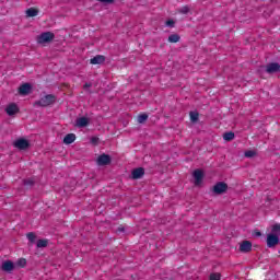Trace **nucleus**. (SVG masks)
<instances>
[{"instance_id":"obj_20","label":"nucleus","mask_w":280,"mask_h":280,"mask_svg":"<svg viewBox=\"0 0 280 280\" xmlns=\"http://www.w3.org/2000/svg\"><path fill=\"white\" fill-rule=\"evenodd\" d=\"M180 40V36L178 34H172L168 36V43H178Z\"/></svg>"},{"instance_id":"obj_15","label":"nucleus","mask_w":280,"mask_h":280,"mask_svg":"<svg viewBox=\"0 0 280 280\" xmlns=\"http://www.w3.org/2000/svg\"><path fill=\"white\" fill-rule=\"evenodd\" d=\"M77 126H78V128H86V126H89V118L81 117V118L77 119Z\"/></svg>"},{"instance_id":"obj_10","label":"nucleus","mask_w":280,"mask_h":280,"mask_svg":"<svg viewBox=\"0 0 280 280\" xmlns=\"http://www.w3.org/2000/svg\"><path fill=\"white\" fill-rule=\"evenodd\" d=\"M96 163H97V165H101V166H103V165H109V163H110V158H109L108 155H106V154H102V155H100V156L97 158Z\"/></svg>"},{"instance_id":"obj_31","label":"nucleus","mask_w":280,"mask_h":280,"mask_svg":"<svg viewBox=\"0 0 280 280\" xmlns=\"http://www.w3.org/2000/svg\"><path fill=\"white\" fill-rule=\"evenodd\" d=\"M90 141H100V138H97V137H92V138L90 139Z\"/></svg>"},{"instance_id":"obj_33","label":"nucleus","mask_w":280,"mask_h":280,"mask_svg":"<svg viewBox=\"0 0 280 280\" xmlns=\"http://www.w3.org/2000/svg\"><path fill=\"white\" fill-rule=\"evenodd\" d=\"M15 141H27V139H25V138H19V139H16Z\"/></svg>"},{"instance_id":"obj_16","label":"nucleus","mask_w":280,"mask_h":280,"mask_svg":"<svg viewBox=\"0 0 280 280\" xmlns=\"http://www.w3.org/2000/svg\"><path fill=\"white\" fill-rule=\"evenodd\" d=\"M244 155L246 159H255L257 156V149L247 150Z\"/></svg>"},{"instance_id":"obj_28","label":"nucleus","mask_w":280,"mask_h":280,"mask_svg":"<svg viewBox=\"0 0 280 280\" xmlns=\"http://www.w3.org/2000/svg\"><path fill=\"white\" fill-rule=\"evenodd\" d=\"M210 280H220V273L210 275Z\"/></svg>"},{"instance_id":"obj_27","label":"nucleus","mask_w":280,"mask_h":280,"mask_svg":"<svg viewBox=\"0 0 280 280\" xmlns=\"http://www.w3.org/2000/svg\"><path fill=\"white\" fill-rule=\"evenodd\" d=\"M174 24H175L174 20H167L165 22L166 27H174Z\"/></svg>"},{"instance_id":"obj_1","label":"nucleus","mask_w":280,"mask_h":280,"mask_svg":"<svg viewBox=\"0 0 280 280\" xmlns=\"http://www.w3.org/2000/svg\"><path fill=\"white\" fill-rule=\"evenodd\" d=\"M279 236H280V225L276 224L271 229V233L267 235V246L272 248L279 244Z\"/></svg>"},{"instance_id":"obj_11","label":"nucleus","mask_w":280,"mask_h":280,"mask_svg":"<svg viewBox=\"0 0 280 280\" xmlns=\"http://www.w3.org/2000/svg\"><path fill=\"white\" fill-rule=\"evenodd\" d=\"M1 269L3 270V272H12V270H14V262L7 260L2 262Z\"/></svg>"},{"instance_id":"obj_8","label":"nucleus","mask_w":280,"mask_h":280,"mask_svg":"<svg viewBox=\"0 0 280 280\" xmlns=\"http://www.w3.org/2000/svg\"><path fill=\"white\" fill-rule=\"evenodd\" d=\"M5 113L9 115V117H12V115H16V113H19V106H16L14 103H11L7 106Z\"/></svg>"},{"instance_id":"obj_2","label":"nucleus","mask_w":280,"mask_h":280,"mask_svg":"<svg viewBox=\"0 0 280 280\" xmlns=\"http://www.w3.org/2000/svg\"><path fill=\"white\" fill-rule=\"evenodd\" d=\"M37 106H42L43 108H46V106H51V104H56V95L54 94H47L43 97H40L35 103Z\"/></svg>"},{"instance_id":"obj_30","label":"nucleus","mask_w":280,"mask_h":280,"mask_svg":"<svg viewBox=\"0 0 280 280\" xmlns=\"http://www.w3.org/2000/svg\"><path fill=\"white\" fill-rule=\"evenodd\" d=\"M91 86H92L91 83H85V84L83 85V89H91Z\"/></svg>"},{"instance_id":"obj_32","label":"nucleus","mask_w":280,"mask_h":280,"mask_svg":"<svg viewBox=\"0 0 280 280\" xmlns=\"http://www.w3.org/2000/svg\"><path fill=\"white\" fill-rule=\"evenodd\" d=\"M254 235H255L256 237H261V232H255Z\"/></svg>"},{"instance_id":"obj_22","label":"nucleus","mask_w":280,"mask_h":280,"mask_svg":"<svg viewBox=\"0 0 280 280\" xmlns=\"http://www.w3.org/2000/svg\"><path fill=\"white\" fill-rule=\"evenodd\" d=\"M47 244H49V241L39 240V241H37V248H46Z\"/></svg>"},{"instance_id":"obj_4","label":"nucleus","mask_w":280,"mask_h":280,"mask_svg":"<svg viewBox=\"0 0 280 280\" xmlns=\"http://www.w3.org/2000/svg\"><path fill=\"white\" fill-rule=\"evenodd\" d=\"M226 189H229V185H226V183L219 182L213 186L212 191L217 196H220L222 194H225Z\"/></svg>"},{"instance_id":"obj_23","label":"nucleus","mask_w":280,"mask_h":280,"mask_svg":"<svg viewBox=\"0 0 280 280\" xmlns=\"http://www.w3.org/2000/svg\"><path fill=\"white\" fill-rule=\"evenodd\" d=\"M189 5H184L179 9V14H189Z\"/></svg>"},{"instance_id":"obj_18","label":"nucleus","mask_w":280,"mask_h":280,"mask_svg":"<svg viewBox=\"0 0 280 280\" xmlns=\"http://www.w3.org/2000/svg\"><path fill=\"white\" fill-rule=\"evenodd\" d=\"M224 141H233L235 139V133L233 131H229L223 133Z\"/></svg>"},{"instance_id":"obj_26","label":"nucleus","mask_w":280,"mask_h":280,"mask_svg":"<svg viewBox=\"0 0 280 280\" xmlns=\"http://www.w3.org/2000/svg\"><path fill=\"white\" fill-rule=\"evenodd\" d=\"M25 264H27V261L25 260V258H22L18 261V266H20V268H24Z\"/></svg>"},{"instance_id":"obj_5","label":"nucleus","mask_w":280,"mask_h":280,"mask_svg":"<svg viewBox=\"0 0 280 280\" xmlns=\"http://www.w3.org/2000/svg\"><path fill=\"white\" fill-rule=\"evenodd\" d=\"M192 176L196 187H200V185H202V178H205V172H202V170H196L194 171Z\"/></svg>"},{"instance_id":"obj_24","label":"nucleus","mask_w":280,"mask_h":280,"mask_svg":"<svg viewBox=\"0 0 280 280\" xmlns=\"http://www.w3.org/2000/svg\"><path fill=\"white\" fill-rule=\"evenodd\" d=\"M63 141H75V135L74 133H68L65 138Z\"/></svg>"},{"instance_id":"obj_3","label":"nucleus","mask_w":280,"mask_h":280,"mask_svg":"<svg viewBox=\"0 0 280 280\" xmlns=\"http://www.w3.org/2000/svg\"><path fill=\"white\" fill-rule=\"evenodd\" d=\"M56 38V35L51 32H44L37 36L38 45H46V43H51Z\"/></svg>"},{"instance_id":"obj_19","label":"nucleus","mask_w":280,"mask_h":280,"mask_svg":"<svg viewBox=\"0 0 280 280\" xmlns=\"http://www.w3.org/2000/svg\"><path fill=\"white\" fill-rule=\"evenodd\" d=\"M148 114H139L137 117L138 124H145L148 121Z\"/></svg>"},{"instance_id":"obj_21","label":"nucleus","mask_w":280,"mask_h":280,"mask_svg":"<svg viewBox=\"0 0 280 280\" xmlns=\"http://www.w3.org/2000/svg\"><path fill=\"white\" fill-rule=\"evenodd\" d=\"M189 115H190V121L192 124H196V121H198V119L200 117V114H198L196 112H190Z\"/></svg>"},{"instance_id":"obj_25","label":"nucleus","mask_w":280,"mask_h":280,"mask_svg":"<svg viewBox=\"0 0 280 280\" xmlns=\"http://www.w3.org/2000/svg\"><path fill=\"white\" fill-rule=\"evenodd\" d=\"M26 237H27V240L28 241H31L32 243H34V242H36V234H34V233H28L27 235H26Z\"/></svg>"},{"instance_id":"obj_12","label":"nucleus","mask_w":280,"mask_h":280,"mask_svg":"<svg viewBox=\"0 0 280 280\" xmlns=\"http://www.w3.org/2000/svg\"><path fill=\"white\" fill-rule=\"evenodd\" d=\"M13 147L16 148V150H27L30 148L28 141H15L13 142Z\"/></svg>"},{"instance_id":"obj_34","label":"nucleus","mask_w":280,"mask_h":280,"mask_svg":"<svg viewBox=\"0 0 280 280\" xmlns=\"http://www.w3.org/2000/svg\"><path fill=\"white\" fill-rule=\"evenodd\" d=\"M65 143H66L67 145H69V144L71 143V141H66Z\"/></svg>"},{"instance_id":"obj_14","label":"nucleus","mask_w":280,"mask_h":280,"mask_svg":"<svg viewBox=\"0 0 280 280\" xmlns=\"http://www.w3.org/2000/svg\"><path fill=\"white\" fill-rule=\"evenodd\" d=\"M143 174H145V171L141 167L139 168H135L131 173V176L135 180L141 178V176H143Z\"/></svg>"},{"instance_id":"obj_29","label":"nucleus","mask_w":280,"mask_h":280,"mask_svg":"<svg viewBox=\"0 0 280 280\" xmlns=\"http://www.w3.org/2000/svg\"><path fill=\"white\" fill-rule=\"evenodd\" d=\"M100 3H114L115 0H97Z\"/></svg>"},{"instance_id":"obj_7","label":"nucleus","mask_w":280,"mask_h":280,"mask_svg":"<svg viewBox=\"0 0 280 280\" xmlns=\"http://www.w3.org/2000/svg\"><path fill=\"white\" fill-rule=\"evenodd\" d=\"M19 93L21 95H30V93H32V84L24 83V84L20 85Z\"/></svg>"},{"instance_id":"obj_13","label":"nucleus","mask_w":280,"mask_h":280,"mask_svg":"<svg viewBox=\"0 0 280 280\" xmlns=\"http://www.w3.org/2000/svg\"><path fill=\"white\" fill-rule=\"evenodd\" d=\"M106 61V57L103 55H96L94 58L90 60L91 65H103Z\"/></svg>"},{"instance_id":"obj_17","label":"nucleus","mask_w":280,"mask_h":280,"mask_svg":"<svg viewBox=\"0 0 280 280\" xmlns=\"http://www.w3.org/2000/svg\"><path fill=\"white\" fill-rule=\"evenodd\" d=\"M26 16L28 18H34V16H38V10L35 8H30L26 10Z\"/></svg>"},{"instance_id":"obj_9","label":"nucleus","mask_w":280,"mask_h":280,"mask_svg":"<svg viewBox=\"0 0 280 280\" xmlns=\"http://www.w3.org/2000/svg\"><path fill=\"white\" fill-rule=\"evenodd\" d=\"M240 250L241 253H250V250H253V243H250L249 241H244L240 245Z\"/></svg>"},{"instance_id":"obj_6","label":"nucleus","mask_w":280,"mask_h":280,"mask_svg":"<svg viewBox=\"0 0 280 280\" xmlns=\"http://www.w3.org/2000/svg\"><path fill=\"white\" fill-rule=\"evenodd\" d=\"M280 65L277 62H271L266 66V73H279Z\"/></svg>"}]
</instances>
